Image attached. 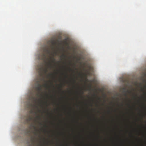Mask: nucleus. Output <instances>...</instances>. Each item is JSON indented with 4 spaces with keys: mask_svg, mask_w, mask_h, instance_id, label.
Segmentation results:
<instances>
[{
    "mask_svg": "<svg viewBox=\"0 0 146 146\" xmlns=\"http://www.w3.org/2000/svg\"><path fill=\"white\" fill-rule=\"evenodd\" d=\"M47 54L49 55V59H47L48 62H46L47 65L48 66H51L52 62H54L55 61V59L54 58V56H51V51L50 50L48 46H47L46 48H45L43 50V52L42 54V59L46 62L45 59L46 58Z\"/></svg>",
    "mask_w": 146,
    "mask_h": 146,
    "instance_id": "1",
    "label": "nucleus"
},
{
    "mask_svg": "<svg viewBox=\"0 0 146 146\" xmlns=\"http://www.w3.org/2000/svg\"><path fill=\"white\" fill-rule=\"evenodd\" d=\"M43 86L46 88L49 87V86H48V85L47 83L46 82V84H44L43 85H41V84H40V83H38L35 87L36 90L37 92V95L38 96L40 95L42 96L41 93L42 92V87Z\"/></svg>",
    "mask_w": 146,
    "mask_h": 146,
    "instance_id": "2",
    "label": "nucleus"
},
{
    "mask_svg": "<svg viewBox=\"0 0 146 146\" xmlns=\"http://www.w3.org/2000/svg\"><path fill=\"white\" fill-rule=\"evenodd\" d=\"M38 71L40 73H46L48 71V69L45 68L44 66V65L43 63H41L40 64V66L38 69Z\"/></svg>",
    "mask_w": 146,
    "mask_h": 146,
    "instance_id": "3",
    "label": "nucleus"
},
{
    "mask_svg": "<svg viewBox=\"0 0 146 146\" xmlns=\"http://www.w3.org/2000/svg\"><path fill=\"white\" fill-rule=\"evenodd\" d=\"M49 42L51 44L50 45L51 48L52 49L54 50V46L57 44V42L55 40H51Z\"/></svg>",
    "mask_w": 146,
    "mask_h": 146,
    "instance_id": "4",
    "label": "nucleus"
},
{
    "mask_svg": "<svg viewBox=\"0 0 146 146\" xmlns=\"http://www.w3.org/2000/svg\"><path fill=\"white\" fill-rule=\"evenodd\" d=\"M33 127L35 131V132H34V133L35 134V135H36V134H37V132L38 131V130L36 128V127L35 126V125H34Z\"/></svg>",
    "mask_w": 146,
    "mask_h": 146,
    "instance_id": "5",
    "label": "nucleus"
},
{
    "mask_svg": "<svg viewBox=\"0 0 146 146\" xmlns=\"http://www.w3.org/2000/svg\"><path fill=\"white\" fill-rule=\"evenodd\" d=\"M123 92L124 93H126L127 91H126V88L124 87L123 88Z\"/></svg>",
    "mask_w": 146,
    "mask_h": 146,
    "instance_id": "6",
    "label": "nucleus"
},
{
    "mask_svg": "<svg viewBox=\"0 0 146 146\" xmlns=\"http://www.w3.org/2000/svg\"><path fill=\"white\" fill-rule=\"evenodd\" d=\"M66 54H62L61 56V57L62 58H66Z\"/></svg>",
    "mask_w": 146,
    "mask_h": 146,
    "instance_id": "7",
    "label": "nucleus"
},
{
    "mask_svg": "<svg viewBox=\"0 0 146 146\" xmlns=\"http://www.w3.org/2000/svg\"><path fill=\"white\" fill-rule=\"evenodd\" d=\"M36 118L38 119H41L39 116H37L36 117Z\"/></svg>",
    "mask_w": 146,
    "mask_h": 146,
    "instance_id": "8",
    "label": "nucleus"
},
{
    "mask_svg": "<svg viewBox=\"0 0 146 146\" xmlns=\"http://www.w3.org/2000/svg\"><path fill=\"white\" fill-rule=\"evenodd\" d=\"M34 106H35L36 108H37V109H38V106H36V105H35Z\"/></svg>",
    "mask_w": 146,
    "mask_h": 146,
    "instance_id": "9",
    "label": "nucleus"
},
{
    "mask_svg": "<svg viewBox=\"0 0 146 146\" xmlns=\"http://www.w3.org/2000/svg\"><path fill=\"white\" fill-rule=\"evenodd\" d=\"M49 75H50V76H53V74H50Z\"/></svg>",
    "mask_w": 146,
    "mask_h": 146,
    "instance_id": "10",
    "label": "nucleus"
},
{
    "mask_svg": "<svg viewBox=\"0 0 146 146\" xmlns=\"http://www.w3.org/2000/svg\"><path fill=\"white\" fill-rule=\"evenodd\" d=\"M74 83H75L76 80H74Z\"/></svg>",
    "mask_w": 146,
    "mask_h": 146,
    "instance_id": "11",
    "label": "nucleus"
},
{
    "mask_svg": "<svg viewBox=\"0 0 146 146\" xmlns=\"http://www.w3.org/2000/svg\"><path fill=\"white\" fill-rule=\"evenodd\" d=\"M35 113L36 114L37 113V112H35Z\"/></svg>",
    "mask_w": 146,
    "mask_h": 146,
    "instance_id": "12",
    "label": "nucleus"
},
{
    "mask_svg": "<svg viewBox=\"0 0 146 146\" xmlns=\"http://www.w3.org/2000/svg\"><path fill=\"white\" fill-rule=\"evenodd\" d=\"M40 124L42 125V123H40Z\"/></svg>",
    "mask_w": 146,
    "mask_h": 146,
    "instance_id": "13",
    "label": "nucleus"
},
{
    "mask_svg": "<svg viewBox=\"0 0 146 146\" xmlns=\"http://www.w3.org/2000/svg\"><path fill=\"white\" fill-rule=\"evenodd\" d=\"M29 121V117H28V121Z\"/></svg>",
    "mask_w": 146,
    "mask_h": 146,
    "instance_id": "14",
    "label": "nucleus"
}]
</instances>
